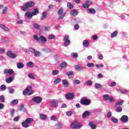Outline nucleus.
<instances>
[{"label": "nucleus", "mask_w": 129, "mask_h": 129, "mask_svg": "<svg viewBox=\"0 0 129 129\" xmlns=\"http://www.w3.org/2000/svg\"><path fill=\"white\" fill-rule=\"evenodd\" d=\"M34 119L32 118H27L25 119V120L22 122V125L23 127H29L30 125L29 124H31L32 122H33Z\"/></svg>", "instance_id": "obj_1"}, {"label": "nucleus", "mask_w": 129, "mask_h": 129, "mask_svg": "<svg viewBox=\"0 0 129 129\" xmlns=\"http://www.w3.org/2000/svg\"><path fill=\"white\" fill-rule=\"evenodd\" d=\"M34 6H35V3L33 2H29L23 5L21 9L23 12H27L28 9L33 7Z\"/></svg>", "instance_id": "obj_2"}, {"label": "nucleus", "mask_w": 129, "mask_h": 129, "mask_svg": "<svg viewBox=\"0 0 129 129\" xmlns=\"http://www.w3.org/2000/svg\"><path fill=\"white\" fill-rule=\"evenodd\" d=\"M34 93V91L32 90V87L28 86L27 88L23 91V95H32Z\"/></svg>", "instance_id": "obj_3"}, {"label": "nucleus", "mask_w": 129, "mask_h": 129, "mask_svg": "<svg viewBox=\"0 0 129 129\" xmlns=\"http://www.w3.org/2000/svg\"><path fill=\"white\" fill-rule=\"evenodd\" d=\"M70 126L71 128L79 129L82 127V124L79 123L77 121H74L71 124Z\"/></svg>", "instance_id": "obj_4"}, {"label": "nucleus", "mask_w": 129, "mask_h": 129, "mask_svg": "<svg viewBox=\"0 0 129 129\" xmlns=\"http://www.w3.org/2000/svg\"><path fill=\"white\" fill-rule=\"evenodd\" d=\"M80 102L83 105H89L91 103V101L86 98H83L81 99Z\"/></svg>", "instance_id": "obj_5"}, {"label": "nucleus", "mask_w": 129, "mask_h": 129, "mask_svg": "<svg viewBox=\"0 0 129 129\" xmlns=\"http://www.w3.org/2000/svg\"><path fill=\"white\" fill-rule=\"evenodd\" d=\"M103 98L105 101L109 100V102H114V99L112 98V97L109 96L108 94H105L103 96Z\"/></svg>", "instance_id": "obj_6"}, {"label": "nucleus", "mask_w": 129, "mask_h": 129, "mask_svg": "<svg viewBox=\"0 0 129 129\" xmlns=\"http://www.w3.org/2000/svg\"><path fill=\"white\" fill-rule=\"evenodd\" d=\"M42 100H43V99H42V98L40 96H36L32 98V101L35 103H37V104L41 103L42 102Z\"/></svg>", "instance_id": "obj_7"}, {"label": "nucleus", "mask_w": 129, "mask_h": 129, "mask_svg": "<svg viewBox=\"0 0 129 129\" xmlns=\"http://www.w3.org/2000/svg\"><path fill=\"white\" fill-rule=\"evenodd\" d=\"M63 8L60 7L57 11V13L59 15V19H63L65 17V13H63Z\"/></svg>", "instance_id": "obj_8"}, {"label": "nucleus", "mask_w": 129, "mask_h": 129, "mask_svg": "<svg viewBox=\"0 0 129 129\" xmlns=\"http://www.w3.org/2000/svg\"><path fill=\"white\" fill-rule=\"evenodd\" d=\"M69 36H66L64 37V45L65 47H67V46H69L70 45V40L69 39Z\"/></svg>", "instance_id": "obj_9"}, {"label": "nucleus", "mask_w": 129, "mask_h": 129, "mask_svg": "<svg viewBox=\"0 0 129 129\" xmlns=\"http://www.w3.org/2000/svg\"><path fill=\"white\" fill-rule=\"evenodd\" d=\"M7 55L12 59H15V58L17 57V55L15 54V53H13V52L11 50L7 51Z\"/></svg>", "instance_id": "obj_10"}, {"label": "nucleus", "mask_w": 129, "mask_h": 129, "mask_svg": "<svg viewBox=\"0 0 129 129\" xmlns=\"http://www.w3.org/2000/svg\"><path fill=\"white\" fill-rule=\"evenodd\" d=\"M120 120L121 122H127L128 120V117L127 115H124L121 117Z\"/></svg>", "instance_id": "obj_11"}, {"label": "nucleus", "mask_w": 129, "mask_h": 129, "mask_svg": "<svg viewBox=\"0 0 129 129\" xmlns=\"http://www.w3.org/2000/svg\"><path fill=\"white\" fill-rule=\"evenodd\" d=\"M61 84L63 87H64L66 88H67V87H69V83L68 82V80H62Z\"/></svg>", "instance_id": "obj_12"}, {"label": "nucleus", "mask_w": 129, "mask_h": 129, "mask_svg": "<svg viewBox=\"0 0 129 129\" xmlns=\"http://www.w3.org/2000/svg\"><path fill=\"white\" fill-rule=\"evenodd\" d=\"M66 74L68 75L69 79H72L74 77V73L72 71L67 72Z\"/></svg>", "instance_id": "obj_13"}, {"label": "nucleus", "mask_w": 129, "mask_h": 129, "mask_svg": "<svg viewBox=\"0 0 129 129\" xmlns=\"http://www.w3.org/2000/svg\"><path fill=\"white\" fill-rule=\"evenodd\" d=\"M13 73H14V70H13L12 69H10L9 70L5 69L4 71V74H10L11 75V74H13Z\"/></svg>", "instance_id": "obj_14"}, {"label": "nucleus", "mask_w": 129, "mask_h": 129, "mask_svg": "<svg viewBox=\"0 0 129 129\" xmlns=\"http://www.w3.org/2000/svg\"><path fill=\"white\" fill-rule=\"evenodd\" d=\"M0 10H3V14L6 15L8 12V7H4L3 5H0Z\"/></svg>", "instance_id": "obj_15"}, {"label": "nucleus", "mask_w": 129, "mask_h": 129, "mask_svg": "<svg viewBox=\"0 0 129 129\" xmlns=\"http://www.w3.org/2000/svg\"><path fill=\"white\" fill-rule=\"evenodd\" d=\"M90 115V112L88 111H85L82 114V118H86V117Z\"/></svg>", "instance_id": "obj_16"}, {"label": "nucleus", "mask_w": 129, "mask_h": 129, "mask_svg": "<svg viewBox=\"0 0 129 129\" xmlns=\"http://www.w3.org/2000/svg\"><path fill=\"white\" fill-rule=\"evenodd\" d=\"M74 97V94L69 93L66 95V98H67V99H73Z\"/></svg>", "instance_id": "obj_17"}, {"label": "nucleus", "mask_w": 129, "mask_h": 129, "mask_svg": "<svg viewBox=\"0 0 129 129\" xmlns=\"http://www.w3.org/2000/svg\"><path fill=\"white\" fill-rule=\"evenodd\" d=\"M50 106H52V107H56V106H58V102L56 101L51 102Z\"/></svg>", "instance_id": "obj_18"}, {"label": "nucleus", "mask_w": 129, "mask_h": 129, "mask_svg": "<svg viewBox=\"0 0 129 129\" xmlns=\"http://www.w3.org/2000/svg\"><path fill=\"white\" fill-rule=\"evenodd\" d=\"M32 16H37L39 14V9L38 8H36L33 10L32 12Z\"/></svg>", "instance_id": "obj_19"}, {"label": "nucleus", "mask_w": 129, "mask_h": 129, "mask_svg": "<svg viewBox=\"0 0 129 129\" xmlns=\"http://www.w3.org/2000/svg\"><path fill=\"white\" fill-rule=\"evenodd\" d=\"M71 15L72 16H77L78 15V11H77V10L75 9L71 11Z\"/></svg>", "instance_id": "obj_20"}, {"label": "nucleus", "mask_w": 129, "mask_h": 129, "mask_svg": "<svg viewBox=\"0 0 129 129\" xmlns=\"http://www.w3.org/2000/svg\"><path fill=\"white\" fill-rule=\"evenodd\" d=\"M39 41L41 42H47V38L44 36H41L39 37Z\"/></svg>", "instance_id": "obj_21"}, {"label": "nucleus", "mask_w": 129, "mask_h": 129, "mask_svg": "<svg viewBox=\"0 0 129 129\" xmlns=\"http://www.w3.org/2000/svg\"><path fill=\"white\" fill-rule=\"evenodd\" d=\"M87 12L89 14H95V9H88Z\"/></svg>", "instance_id": "obj_22"}, {"label": "nucleus", "mask_w": 129, "mask_h": 129, "mask_svg": "<svg viewBox=\"0 0 129 129\" xmlns=\"http://www.w3.org/2000/svg\"><path fill=\"white\" fill-rule=\"evenodd\" d=\"M24 63L22 62H18L17 63V68H18V69H22V68H24Z\"/></svg>", "instance_id": "obj_23"}, {"label": "nucleus", "mask_w": 129, "mask_h": 129, "mask_svg": "<svg viewBox=\"0 0 129 129\" xmlns=\"http://www.w3.org/2000/svg\"><path fill=\"white\" fill-rule=\"evenodd\" d=\"M25 16L27 18H32L33 17V14L31 12H26L25 13Z\"/></svg>", "instance_id": "obj_24"}, {"label": "nucleus", "mask_w": 129, "mask_h": 129, "mask_svg": "<svg viewBox=\"0 0 129 129\" xmlns=\"http://www.w3.org/2000/svg\"><path fill=\"white\" fill-rule=\"evenodd\" d=\"M89 125L91 127L92 129H95L96 128V125L93 124V122H90L89 123Z\"/></svg>", "instance_id": "obj_25"}, {"label": "nucleus", "mask_w": 129, "mask_h": 129, "mask_svg": "<svg viewBox=\"0 0 129 129\" xmlns=\"http://www.w3.org/2000/svg\"><path fill=\"white\" fill-rule=\"evenodd\" d=\"M117 34H118V32L117 31H115L114 32H113L111 35V38L112 39L113 38H115V37H116L117 36Z\"/></svg>", "instance_id": "obj_26"}, {"label": "nucleus", "mask_w": 129, "mask_h": 129, "mask_svg": "<svg viewBox=\"0 0 129 129\" xmlns=\"http://www.w3.org/2000/svg\"><path fill=\"white\" fill-rule=\"evenodd\" d=\"M47 18V13L45 12H43L41 17V20H44Z\"/></svg>", "instance_id": "obj_27"}, {"label": "nucleus", "mask_w": 129, "mask_h": 129, "mask_svg": "<svg viewBox=\"0 0 129 129\" xmlns=\"http://www.w3.org/2000/svg\"><path fill=\"white\" fill-rule=\"evenodd\" d=\"M83 45L85 47H88L89 46V42L88 40H84L83 42Z\"/></svg>", "instance_id": "obj_28"}, {"label": "nucleus", "mask_w": 129, "mask_h": 129, "mask_svg": "<svg viewBox=\"0 0 129 129\" xmlns=\"http://www.w3.org/2000/svg\"><path fill=\"white\" fill-rule=\"evenodd\" d=\"M123 103V100H119L118 102H116L115 106H118L119 105H122Z\"/></svg>", "instance_id": "obj_29"}, {"label": "nucleus", "mask_w": 129, "mask_h": 129, "mask_svg": "<svg viewBox=\"0 0 129 129\" xmlns=\"http://www.w3.org/2000/svg\"><path fill=\"white\" fill-rule=\"evenodd\" d=\"M67 7L68 8V9H70L71 10L73 9V8H74V6H73L71 3L70 2H68L67 4Z\"/></svg>", "instance_id": "obj_30"}, {"label": "nucleus", "mask_w": 129, "mask_h": 129, "mask_svg": "<svg viewBox=\"0 0 129 129\" xmlns=\"http://www.w3.org/2000/svg\"><path fill=\"white\" fill-rule=\"evenodd\" d=\"M35 57H40L41 56V53L38 51H36L34 53Z\"/></svg>", "instance_id": "obj_31"}, {"label": "nucleus", "mask_w": 129, "mask_h": 129, "mask_svg": "<svg viewBox=\"0 0 129 129\" xmlns=\"http://www.w3.org/2000/svg\"><path fill=\"white\" fill-rule=\"evenodd\" d=\"M60 67L61 68H65V67H67V63L65 61L61 62L60 64Z\"/></svg>", "instance_id": "obj_32"}, {"label": "nucleus", "mask_w": 129, "mask_h": 129, "mask_svg": "<svg viewBox=\"0 0 129 129\" xmlns=\"http://www.w3.org/2000/svg\"><path fill=\"white\" fill-rule=\"evenodd\" d=\"M27 66L30 67V68H33L34 67V63L32 61H29L27 62Z\"/></svg>", "instance_id": "obj_33"}, {"label": "nucleus", "mask_w": 129, "mask_h": 129, "mask_svg": "<svg viewBox=\"0 0 129 129\" xmlns=\"http://www.w3.org/2000/svg\"><path fill=\"white\" fill-rule=\"evenodd\" d=\"M75 68L76 69V70H82V67L80 65V64H77L75 66Z\"/></svg>", "instance_id": "obj_34"}, {"label": "nucleus", "mask_w": 129, "mask_h": 129, "mask_svg": "<svg viewBox=\"0 0 129 129\" xmlns=\"http://www.w3.org/2000/svg\"><path fill=\"white\" fill-rule=\"evenodd\" d=\"M116 110L117 112H121L122 111V108L120 106H118L116 107Z\"/></svg>", "instance_id": "obj_35"}, {"label": "nucleus", "mask_w": 129, "mask_h": 129, "mask_svg": "<svg viewBox=\"0 0 129 129\" xmlns=\"http://www.w3.org/2000/svg\"><path fill=\"white\" fill-rule=\"evenodd\" d=\"M101 87H102V86L99 84H95V88H96V89H100Z\"/></svg>", "instance_id": "obj_36"}, {"label": "nucleus", "mask_w": 129, "mask_h": 129, "mask_svg": "<svg viewBox=\"0 0 129 129\" xmlns=\"http://www.w3.org/2000/svg\"><path fill=\"white\" fill-rule=\"evenodd\" d=\"M33 27L35 29H36V30H39L41 26L39 25L38 24L35 23L33 25Z\"/></svg>", "instance_id": "obj_37"}, {"label": "nucleus", "mask_w": 129, "mask_h": 129, "mask_svg": "<svg viewBox=\"0 0 129 129\" xmlns=\"http://www.w3.org/2000/svg\"><path fill=\"white\" fill-rule=\"evenodd\" d=\"M40 117L41 119L45 120L46 118H47V116L44 114H41Z\"/></svg>", "instance_id": "obj_38"}, {"label": "nucleus", "mask_w": 129, "mask_h": 129, "mask_svg": "<svg viewBox=\"0 0 129 129\" xmlns=\"http://www.w3.org/2000/svg\"><path fill=\"white\" fill-rule=\"evenodd\" d=\"M11 102L13 105H16V104L19 103V100L18 99L13 100Z\"/></svg>", "instance_id": "obj_39"}, {"label": "nucleus", "mask_w": 129, "mask_h": 129, "mask_svg": "<svg viewBox=\"0 0 129 129\" xmlns=\"http://www.w3.org/2000/svg\"><path fill=\"white\" fill-rule=\"evenodd\" d=\"M60 82H61V79L57 78L55 80L54 83V84H58V83H60Z\"/></svg>", "instance_id": "obj_40"}, {"label": "nucleus", "mask_w": 129, "mask_h": 129, "mask_svg": "<svg viewBox=\"0 0 129 129\" xmlns=\"http://www.w3.org/2000/svg\"><path fill=\"white\" fill-rule=\"evenodd\" d=\"M111 121H112V122H114V123H116L118 122V120H117V119L112 117L111 118Z\"/></svg>", "instance_id": "obj_41"}, {"label": "nucleus", "mask_w": 129, "mask_h": 129, "mask_svg": "<svg viewBox=\"0 0 129 129\" xmlns=\"http://www.w3.org/2000/svg\"><path fill=\"white\" fill-rule=\"evenodd\" d=\"M6 81L7 83H11V82H12V81H13V78L10 77L9 78L7 79L6 80Z\"/></svg>", "instance_id": "obj_42"}, {"label": "nucleus", "mask_w": 129, "mask_h": 129, "mask_svg": "<svg viewBox=\"0 0 129 129\" xmlns=\"http://www.w3.org/2000/svg\"><path fill=\"white\" fill-rule=\"evenodd\" d=\"M87 66L88 67H94V66H95V64H94L93 62H90L87 63Z\"/></svg>", "instance_id": "obj_43"}, {"label": "nucleus", "mask_w": 129, "mask_h": 129, "mask_svg": "<svg viewBox=\"0 0 129 129\" xmlns=\"http://www.w3.org/2000/svg\"><path fill=\"white\" fill-rule=\"evenodd\" d=\"M8 90H9V93H11V94L14 93V92H15V90H14V89H13L11 87H9L8 88Z\"/></svg>", "instance_id": "obj_44"}, {"label": "nucleus", "mask_w": 129, "mask_h": 129, "mask_svg": "<svg viewBox=\"0 0 129 129\" xmlns=\"http://www.w3.org/2000/svg\"><path fill=\"white\" fill-rule=\"evenodd\" d=\"M28 50L29 51V52H31L32 53H34V52L36 51V50L34 48L32 47H29L28 48Z\"/></svg>", "instance_id": "obj_45"}, {"label": "nucleus", "mask_w": 129, "mask_h": 129, "mask_svg": "<svg viewBox=\"0 0 129 129\" xmlns=\"http://www.w3.org/2000/svg\"><path fill=\"white\" fill-rule=\"evenodd\" d=\"M33 38L37 42H39V41H40V38H39L37 35H33Z\"/></svg>", "instance_id": "obj_46"}, {"label": "nucleus", "mask_w": 129, "mask_h": 129, "mask_svg": "<svg viewBox=\"0 0 129 129\" xmlns=\"http://www.w3.org/2000/svg\"><path fill=\"white\" fill-rule=\"evenodd\" d=\"M58 73H59V71L56 70L52 71V75H57Z\"/></svg>", "instance_id": "obj_47"}, {"label": "nucleus", "mask_w": 129, "mask_h": 129, "mask_svg": "<svg viewBox=\"0 0 129 129\" xmlns=\"http://www.w3.org/2000/svg\"><path fill=\"white\" fill-rule=\"evenodd\" d=\"M23 109L25 110L26 109L24 108V105L22 104L20 105V107L18 108L19 111H22Z\"/></svg>", "instance_id": "obj_48"}, {"label": "nucleus", "mask_w": 129, "mask_h": 129, "mask_svg": "<svg viewBox=\"0 0 129 129\" xmlns=\"http://www.w3.org/2000/svg\"><path fill=\"white\" fill-rule=\"evenodd\" d=\"M51 120H53L54 121H56L57 120V116L56 115H53L51 117Z\"/></svg>", "instance_id": "obj_49"}, {"label": "nucleus", "mask_w": 129, "mask_h": 129, "mask_svg": "<svg viewBox=\"0 0 129 129\" xmlns=\"http://www.w3.org/2000/svg\"><path fill=\"white\" fill-rule=\"evenodd\" d=\"M82 7L84 9H88V8H89V5L86 3L85 4H83Z\"/></svg>", "instance_id": "obj_50"}, {"label": "nucleus", "mask_w": 129, "mask_h": 129, "mask_svg": "<svg viewBox=\"0 0 129 129\" xmlns=\"http://www.w3.org/2000/svg\"><path fill=\"white\" fill-rule=\"evenodd\" d=\"M86 84L88 86H91L92 85V82L91 80H89L86 82Z\"/></svg>", "instance_id": "obj_51"}, {"label": "nucleus", "mask_w": 129, "mask_h": 129, "mask_svg": "<svg viewBox=\"0 0 129 129\" xmlns=\"http://www.w3.org/2000/svg\"><path fill=\"white\" fill-rule=\"evenodd\" d=\"M72 56L74 58H77L78 57V54L77 53H72Z\"/></svg>", "instance_id": "obj_52"}, {"label": "nucleus", "mask_w": 129, "mask_h": 129, "mask_svg": "<svg viewBox=\"0 0 129 129\" xmlns=\"http://www.w3.org/2000/svg\"><path fill=\"white\" fill-rule=\"evenodd\" d=\"M48 39H49V40H52L53 39H55V35H49L48 36Z\"/></svg>", "instance_id": "obj_53"}, {"label": "nucleus", "mask_w": 129, "mask_h": 129, "mask_svg": "<svg viewBox=\"0 0 129 129\" xmlns=\"http://www.w3.org/2000/svg\"><path fill=\"white\" fill-rule=\"evenodd\" d=\"M28 77L30 78L31 79H35V77L34 76V75L33 74H30L28 76Z\"/></svg>", "instance_id": "obj_54"}, {"label": "nucleus", "mask_w": 129, "mask_h": 129, "mask_svg": "<svg viewBox=\"0 0 129 129\" xmlns=\"http://www.w3.org/2000/svg\"><path fill=\"white\" fill-rule=\"evenodd\" d=\"M116 85V83L115 82H112L110 84V87H113Z\"/></svg>", "instance_id": "obj_55"}, {"label": "nucleus", "mask_w": 129, "mask_h": 129, "mask_svg": "<svg viewBox=\"0 0 129 129\" xmlns=\"http://www.w3.org/2000/svg\"><path fill=\"white\" fill-rule=\"evenodd\" d=\"M86 4L89 6L92 4V2H91L90 0H86Z\"/></svg>", "instance_id": "obj_56"}, {"label": "nucleus", "mask_w": 129, "mask_h": 129, "mask_svg": "<svg viewBox=\"0 0 129 129\" xmlns=\"http://www.w3.org/2000/svg\"><path fill=\"white\" fill-rule=\"evenodd\" d=\"M72 111H68L66 112V114L68 116H71L72 115Z\"/></svg>", "instance_id": "obj_57"}, {"label": "nucleus", "mask_w": 129, "mask_h": 129, "mask_svg": "<svg viewBox=\"0 0 129 129\" xmlns=\"http://www.w3.org/2000/svg\"><path fill=\"white\" fill-rule=\"evenodd\" d=\"M0 100L2 102H5V98L4 97V96H0Z\"/></svg>", "instance_id": "obj_58"}, {"label": "nucleus", "mask_w": 129, "mask_h": 129, "mask_svg": "<svg viewBox=\"0 0 129 129\" xmlns=\"http://www.w3.org/2000/svg\"><path fill=\"white\" fill-rule=\"evenodd\" d=\"M6 87L7 86H6V85H2L1 86V89H2V90H6Z\"/></svg>", "instance_id": "obj_59"}, {"label": "nucleus", "mask_w": 129, "mask_h": 129, "mask_svg": "<svg viewBox=\"0 0 129 129\" xmlns=\"http://www.w3.org/2000/svg\"><path fill=\"white\" fill-rule=\"evenodd\" d=\"M74 83L75 84H80V81L78 80H75Z\"/></svg>", "instance_id": "obj_60"}, {"label": "nucleus", "mask_w": 129, "mask_h": 129, "mask_svg": "<svg viewBox=\"0 0 129 129\" xmlns=\"http://www.w3.org/2000/svg\"><path fill=\"white\" fill-rule=\"evenodd\" d=\"M74 28H75V29H76V30H79V25H78V24L75 25Z\"/></svg>", "instance_id": "obj_61"}, {"label": "nucleus", "mask_w": 129, "mask_h": 129, "mask_svg": "<svg viewBox=\"0 0 129 129\" xmlns=\"http://www.w3.org/2000/svg\"><path fill=\"white\" fill-rule=\"evenodd\" d=\"M19 119H20V116H17V117H14V121H18V120H19Z\"/></svg>", "instance_id": "obj_62"}, {"label": "nucleus", "mask_w": 129, "mask_h": 129, "mask_svg": "<svg viewBox=\"0 0 129 129\" xmlns=\"http://www.w3.org/2000/svg\"><path fill=\"white\" fill-rule=\"evenodd\" d=\"M97 68H101V67H103V64H96Z\"/></svg>", "instance_id": "obj_63"}, {"label": "nucleus", "mask_w": 129, "mask_h": 129, "mask_svg": "<svg viewBox=\"0 0 129 129\" xmlns=\"http://www.w3.org/2000/svg\"><path fill=\"white\" fill-rule=\"evenodd\" d=\"M107 116L108 117H110V116H111V112H108L107 114Z\"/></svg>", "instance_id": "obj_64"}]
</instances>
